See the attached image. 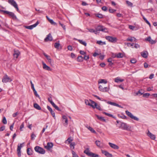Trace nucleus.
<instances>
[{"label": "nucleus", "mask_w": 157, "mask_h": 157, "mask_svg": "<svg viewBox=\"0 0 157 157\" xmlns=\"http://www.w3.org/2000/svg\"><path fill=\"white\" fill-rule=\"evenodd\" d=\"M34 150L36 152L42 154H44L45 152L43 148L38 146H36L34 148Z\"/></svg>", "instance_id": "nucleus-1"}, {"label": "nucleus", "mask_w": 157, "mask_h": 157, "mask_svg": "<svg viewBox=\"0 0 157 157\" xmlns=\"http://www.w3.org/2000/svg\"><path fill=\"white\" fill-rule=\"evenodd\" d=\"M100 91L101 92H108L109 89V85L108 87H103L102 85H100L98 87Z\"/></svg>", "instance_id": "nucleus-2"}, {"label": "nucleus", "mask_w": 157, "mask_h": 157, "mask_svg": "<svg viewBox=\"0 0 157 157\" xmlns=\"http://www.w3.org/2000/svg\"><path fill=\"white\" fill-rule=\"evenodd\" d=\"M8 2L16 8L17 11H18L19 10L18 7V5L14 0H8Z\"/></svg>", "instance_id": "nucleus-3"}, {"label": "nucleus", "mask_w": 157, "mask_h": 157, "mask_svg": "<svg viewBox=\"0 0 157 157\" xmlns=\"http://www.w3.org/2000/svg\"><path fill=\"white\" fill-rule=\"evenodd\" d=\"M105 38L109 42L112 43H115L117 40V39L116 37H113L110 36H106Z\"/></svg>", "instance_id": "nucleus-4"}, {"label": "nucleus", "mask_w": 157, "mask_h": 157, "mask_svg": "<svg viewBox=\"0 0 157 157\" xmlns=\"http://www.w3.org/2000/svg\"><path fill=\"white\" fill-rule=\"evenodd\" d=\"M121 127L124 130L129 131L130 130L131 127L127 125L126 123L122 122L121 124Z\"/></svg>", "instance_id": "nucleus-5"}, {"label": "nucleus", "mask_w": 157, "mask_h": 157, "mask_svg": "<svg viewBox=\"0 0 157 157\" xmlns=\"http://www.w3.org/2000/svg\"><path fill=\"white\" fill-rule=\"evenodd\" d=\"M125 113H126V114L128 116L130 117L131 118L137 121H138L139 120V119L138 118L134 116L131 113L129 112L128 110H126L125 111Z\"/></svg>", "instance_id": "nucleus-6"}, {"label": "nucleus", "mask_w": 157, "mask_h": 157, "mask_svg": "<svg viewBox=\"0 0 157 157\" xmlns=\"http://www.w3.org/2000/svg\"><path fill=\"white\" fill-rule=\"evenodd\" d=\"M20 54V52L18 50L14 49V53L13 54L14 59L16 60L18 58Z\"/></svg>", "instance_id": "nucleus-7"}, {"label": "nucleus", "mask_w": 157, "mask_h": 157, "mask_svg": "<svg viewBox=\"0 0 157 157\" xmlns=\"http://www.w3.org/2000/svg\"><path fill=\"white\" fill-rule=\"evenodd\" d=\"M12 80L6 75H5L2 78V82L3 83H6L8 82H11Z\"/></svg>", "instance_id": "nucleus-8"}, {"label": "nucleus", "mask_w": 157, "mask_h": 157, "mask_svg": "<svg viewBox=\"0 0 157 157\" xmlns=\"http://www.w3.org/2000/svg\"><path fill=\"white\" fill-rule=\"evenodd\" d=\"M96 31H101L105 32H107L108 31L107 29L105 27L99 25L98 26Z\"/></svg>", "instance_id": "nucleus-9"}, {"label": "nucleus", "mask_w": 157, "mask_h": 157, "mask_svg": "<svg viewBox=\"0 0 157 157\" xmlns=\"http://www.w3.org/2000/svg\"><path fill=\"white\" fill-rule=\"evenodd\" d=\"M18 144L17 146V152L18 156L19 157H20L21 156V148L23 147L22 144Z\"/></svg>", "instance_id": "nucleus-10"}, {"label": "nucleus", "mask_w": 157, "mask_h": 157, "mask_svg": "<svg viewBox=\"0 0 157 157\" xmlns=\"http://www.w3.org/2000/svg\"><path fill=\"white\" fill-rule=\"evenodd\" d=\"M63 122H65L64 123H63V125L66 127H67L68 125V120L67 116L65 115H63L62 116V120Z\"/></svg>", "instance_id": "nucleus-11"}, {"label": "nucleus", "mask_w": 157, "mask_h": 157, "mask_svg": "<svg viewBox=\"0 0 157 157\" xmlns=\"http://www.w3.org/2000/svg\"><path fill=\"white\" fill-rule=\"evenodd\" d=\"M92 103L94 104V105H91V107L93 109H95L96 108L97 109H98L99 110H102L100 106L99 105H98L94 101H92Z\"/></svg>", "instance_id": "nucleus-12"}, {"label": "nucleus", "mask_w": 157, "mask_h": 157, "mask_svg": "<svg viewBox=\"0 0 157 157\" xmlns=\"http://www.w3.org/2000/svg\"><path fill=\"white\" fill-rule=\"evenodd\" d=\"M145 40L146 41H148L151 44H155L156 41L155 40H153L151 39V37L149 36L146 38Z\"/></svg>", "instance_id": "nucleus-13"}, {"label": "nucleus", "mask_w": 157, "mask_h": 157, "mask_svg": "<svg viewBox=\"0 0 157 157\" xmlns=\"http://www.w3.org/2000/svg\"><path fill=\"white\" fill-rule=\"evenodd\" d=\"M39 24V22L38 21H37L36 23L33 25L29 26H26L25 28L28 29H32L36 27Z\"/></svg>", "instance_id": "nucleus-14"}, {"label": "nucleus", "mask_w": 157, "mask_h": 157, "mask_svg": "<svg viewBox=\"0 0 157 157\" xmlns=\"http://www.w3.org/2000/svg\"><path fill=\"white\" fill-rule=\"evenodd\" d=\"M43 68L45 70L48 71H51V69L50 67L47 66L44 62H42Z\"/></svg>", "instance_id": "nucleus-15"}, {"label": "nucleus", "mask_w": 157, "mask_h": 157, "mask_svg": "<svg viewBox=\"0 0 157 157\" xmlns=\"http://www.w3.org/2000/svg\"><path fill=\"white\" fill-rule=\"evenodd\" d=\"M52 40V37L50 33H49L46 38L44 39V41L45 42H47L50 41H51Z\"/></svg>", "instance_id": "nucleus-16"}, {"label": "nucleus", "mask_w": 157, "mask_h": 157, "mask_svg": "<svg viewBox=\"0 0 157 157\" xmlns=\"http://www.w3.org/2000/svg\"><path fill=\"white\" fill-rule=\"evenodd\" d=\"M109 146L112 148L115 149H118L119 148V147L116 144L109 142Z\"/></svg>", "instance_id": "nucleus-17"}, {"label": "nucleus", "mask_w": 157, "mask_h": 157, "mask_svg": "<svg viewBox=\"0 0 157 157\" xmlns=\"http://www.w3.org/2000/svg\"><path fill=\"white\" fill-rule=\"evenodd\" d=\"M107 102L108 104H110L111 105L115 106H116L120 108H123V107H122L121 105H118V104H117L115 102H112L110 101H107Z\"/></svg>", "instance_id": "nucleus-18"}, {"label": "nucleus", "mask_w": 157, "mask_h": 157, "mask_svg": "<svg viewBox=\"0 0 157 157\" xmlns=\"http://www.w3.org/2000/svg\"><path fill=\"white\" fill-rule=\"evenodd\" d=\"M101 152L107 157H112V155L111 154L109 153L108 151L105 150H101Z\"/></svg>", "instance_id": "nucleus-19"}, {"label": "nucleus", "mask_w": 157, "mask_h": 157, "mask_svg": "<svg viewBox=\"0 0 157 157\" xmlns=\"http://www.w3.org/2000/svg\"><path fill=\"white\" fill-rule=\"evenodd\" d=\"M84 153L89 156H90V155H91V154L92 153V152L90 151L89 148H88L86 149L84 151Z\"/></svg>", "instance_id": "nucleus-20"}, {"label": "nucleus", "mask_w": 157, "mask_h": 157, "mask_svg": "<svg viewBox=\"0 0 157 157\" xmlns=\"http://www.w3.org/2000/svg\"><path fill=\"white\" fill-rule=\"evenodd\" d=\"M53 144L52 143H48L47 145L44 147L45 148L49 150L53 146Z\"/></svg>", "instance_id": "nucleus-21"}, {"label": "nucleus", "mask_w": 157, "mask_h": 157, "mask_svg": "<svg viewBox=\"0 0 157 157\" xmlns=\"http://www.w3.org/2000/svg\"><path fill=\"white\" fill-rule=\"evenodd\" d=\"M147 135L148 136L150 137L151 139L152 140H154L155 139V136L150 132L149 131H148L147 133Z\"/></svg>", "instance_id": "nucleus-22"}, {"label": "nucleus", "mask_w": 157, "mask_h": 157, "mask_svg": "<svg viewBox=\"0 0 157 157\" xmlns=\"http://www.w3.org/2000/svg\"><path fill=\"white\" fill-rule=\"evenodd\" d=\"M141 56L144 58H147V57L148 53L147 51H144L141 53Z\"/></svg>", "instance_id": "nucleus-23"}, {"label": "nucleus", "mask_w": 157, "mask_h": 157, "mask_svg": "<svg viewBox=\"0 0 157 157\" xmlns=\"http://www.w3.org/2000/svg\"><path fill=\"white\" fill-rule=\"evenodd\" d=\"M95 116L97 117L98 119L101 121H103L105 122H106V120L104 119V117H102L99 116L98 115L95 114Z\"/></svg>", "instance_id": "nucleus-24"}, {"label": "nucleus", "mask_w": 157, "mask_h": 157, "mask_svg": "<svg viewBox=\"0 0 157 157\" xmlns=\"http://www.w3.org/2000/svg\"><path fill=\"white\" fill-rule=\"evenodd\" d=\"M108 82L105 79H99L98 81V83H104L106 84Z\"/></svg>", "instance_id": "nucleus-25"}, {"label": "nucleus", "mask_w": 157, "mask_h": 157, "mask_svg": "<svg viewBox=\"0 0 157 157\" xmlns=\"http://www.w3.org/2000/svg\"><path fill=\"white\" fill-rule=\"evenodd\" d=\"M43 55L45 56V57L47 58V59L48 60V62L51 63L52 62V59L50 58V56L47 55L45 53H43Z\"/></svg>", "instance_id": "nucleus-26"}, {"label": "nucleus", "mask_w": 157, "mask_h": 157, "mask_svg": "<svg viewBox=\"0 0 157 157\" xmlns=\"http://www.w3.org/2000/svg\"><path fill=\"white\" fill-rule=\"evenodd\" d=\"M51 104L52 105L53 107L55 108L56 109L59 111H61V110L59 109V107L56 105L53 101H51Z\"/></svg>", "instance_id": "nucleus-27"}, {"label": "nucleus", "mask_w": 157, "mask_h": 157, "mask_svg": "<svg viewBox=\"0 0 157 157\" xmlns=\"http://www.w3.org/2000/svg\"><path fill=\"white\" fill-rule=\"evenodd\" d=\"M73 140V139L71 137H68L67 140L65 141V143H67V142H68V143L67 144H70L71 143V142Z\"/></svg>", "instance_id": "nucleus-28"}, {"label": "nucleus", "mask_w": 157, "mask_h": 157, "mask_svg": "<svg viewBox=\"0 0 157 157\" xmlns=\"http://www.w3.org/2000/svg\"><path fill=\"white\" fill-rule=\"evenodd\" d=\"M27 152L28 155H31L33 154V151L31 148H29L27 149Z\"/></svg>", "instance_id": "nucleus-29"}, {"label": "nucleus", "mask_w": 157, "mask_h": 157, "mask_svg": "<svg viewBox=\"0 0 157 157\" xmlns=\"http://www.w3.org/2000/svg\"><path fill=\"white\" fill-rule=\"evenodd\" d=\"M124 81L123 79H121L119 77H117L115 78V82L118 83L119 82H122Z\"/></svg>", "instance_id": "nucleus-30"}, {"label": "nucleus", "mask_w": 157, "mask_h": 157, "mask_svg": "<svg viewBox=\"0 0 157 157\" xmlns=\"http://www.w3.org/2000/svg\"><path fill=\"white\" fill-rule=\"evenodd\" d=\"M34 107L38 110H40L41 109L40 107L37 103H34L33 105Z\"/></svg>", "instance_id": "nucleus-31"}, {"label": "nucleus", "mask_w": 157, "mask_h": 157, "mask_svg": "<svg viewBox=\"0 0 157 157\" xmlns=\"http://www.w3.org/2000/svg\"><path fill=\"white\" fill-rule=\"evenodd\" d=\"M123 57V54L121 53H119L115 55V56L114 57H117V58H122Z\"/></svg>", "instance_id": "nucleus-32"}, {"label": "nucleus", "mask_w": 157, "mask_h": 157, "mask_svg": "<svg viewBox=\"0 0 157 157\" xmlns=\"http://www.w3.org/2000/svg\"><path fill=\"white\" fill-rule=\"evenodd\" d=\"M77 40L81 44L84 45L85 46H86V43L85 41H83L82 40Z\"/></svg>", "instance_id": "nucleus-33"}, {"label": "nucleus", "mask_w": 157, "mask_h": 157, "mask_svg": "<svg viewBox=\"0 0 157 157\" xmlns=\"http://www.w3.org/2000/svg\"><path fill=\"white\" fill-rule=\"evenodd\" d=\"M75 142H73L70 144V148L72 150H73L75 148Z\"/></svg>", "instance_id": "nucleus-34"}, {"label": "nucleus", "mask_w": 157, "mask_h": 157, "mask_svg": "<svg viewBox=\"0 0 157 157\" xmlns=\"http://www.w3.org/2000/svg\"><path fill=\"white\" fill-rule=\"evenodd\" d=\"M112 59L111 58H109L108 59L107 61L109 63V65L112 66L113 64V63L112 62Z\"/></svg>", "instance_id": "nucleus-35"}, {"label": "nucleus", "mask_w": 157, "mask_h": 157, "mask_svg": "<svg viewBox=\"0 0 157 157\" xmlns=\"http://www.w3.org/2000/svg\"><path fill=\"white\" fill-rule=\"evenodd\" d=\"M83 58L82 56H79L77 58V60L79 62H82L83 60Z\"/></svg>", "instance_id": "nucleus-36"}, {"label": "nucleus", "mask_w": 157, "mask_h": 157, "mask_svg": "<svg viewBox=\"0 0 157 157\" xmlns=\"http://www.w3.org/2000/svg\"><path fill=\"white\" fill-rule=\"evenodd\" d=\"M87 128L91 132H93V133H96V131L92 127H90V126H89V127H87Z\"/></svg>", "instance_id": "nucleus-37"}, {"label": "nucleus", "mask_w": 157, "mask_h": 157, "mask_svg": "<svg viewBox=\"0 0 157 157\" xmlns=\"http://www.w3.org/2000/svg\"><path fill=\"white\" fill-rule=\"evenodd\" d=\"M9 15H10V16L11 17H12V18H16V16L15 15L14 13L13 12H10Z\"/></svg>", "instance_id": "nucleus-38"}, {"label": "nucleus", "mask_w": 157, "mask_h": 157, "mask_svg": "<svg viewBox=\"0 0 157 157\" xmlns=\"http://www.w3.org/2000/svg\"><path fill=\"white\" fill-rule=\"evenodd\" d=\"M133 39H135V40H136L135 38L134 37H128V38H127L126 39V40L127 41H130L132 42L133 41Z\"/></svg>", "instance_id": "nucleus-39"}, {"label": "nucleus", "mask_w": 157, "mask_h": 157, "mask_svg": "<svg viewBox=\"0 0 157 157\" xmlns=\"http://www.w3.org/2000/svg\"><path fill=\"white\" fill-rule=\"evenodd\" d=\"M95 15L97 17L100 18H102L103 17V15L100 13H96L95 14Z\"/></svg>", "instance_id": "nucleus-40"}, {"label": "nucleus", "mask_w": 157, "mask_h": 157, "mask_svg": "<svg viewBox=\"0 0 157 157\" xmlns=\"http://www.w3.org/2000/svg\"><path fill=\"white\" fill-rule=\"evenodd\" d=\"M95 144L98 147H100L101 145V142L99 140H96L95 141Z\"/></svg>", "instance_id": "nucleus-41"}, {"label": "nucleus", "mask_w": 157, "mask_h": 157, "mask_svg": "<svg viewBox=\"0 0 157 157\" xmlns=\"http://www.w3.org/2000/svg\"><path fill=\"white\" fill-rule=\"evenodd\" d=\"M87 29L89 30V31L91 33H94L95 34H96L97 33V31H95L93 29Z\"/></svg>", "instance_id": "nucleus-42"}, {"label": "nucleus", "mask_w": 157, "mask_h": 157, "mask_svg": "<svg viewBox=\"0 0 157 157\" xmlns=\"http://www.w3.org/2000/svg\"><path fill=\"white\" fill-rule=\"evenodd\" d=\"M97 43L100 45H102L103 44H105V42H103L101 40H98L97 41Z\"/></svg>", "instance_id": "nucleus-43"}, {"label": "nucleus", "mask_w": 157, "mask_h": 157, "mask_svg": "<svg viewBox=\"0 0 157 157\" xmlns=\"http://www.w3.org/2000/svg\"><path fill=\"white\" fill-rule=\"evenodd\" d=\"M143 19L145 21V22L149 25L150 26H151V25L150 23L147 21V20L145 18L144 16H143Z\"/></svg>", "instance_id": "nucleus-44"}, {"label": "nucleus", "mask_w": 157, "mask_h": 157, "mask_svg": "<svg viewBox=\"0 0 157 157\" xmlns=\"http://www.w3.org/2000/svg\"><path fill=\"white\" fill-rule=\"evenodd\" d=\"M72 153L73 155V157H79L78 155L74 151H72Z\"/></svg>", "instance_id": "nucleus-45"}, {"label": "nucleus", "mask_w": 157, "mask_h": 157, "mask_svg": "<svg viewBox=\"0 0 157 157\" xmlns=\"http://www.w3.org/2000/svg\"><path fill=\"white\" fill-rule=\"evenodd\" d=\"M90 157H101L100 156L92 152L91 155H90Z\"/></svg>", "instance_id": "nucleus-46"}, {"label": "nucleus", "mask_w": 157, "mask_h": 157, "mask_svg": "<svg viewBox=\"0 0 157 157\" xmlns=\"http://www.w3.org/2000/svg\"><path fill=\"white\" fill-rule=\"evenodd\" d=\"M124 44L125 45H127L128 46H132V48H133V46L134 44L133 43L131 44V43H125Z\"/></svg>", "instance_id": "nucleus-47"}, {"label": "nucleus", "mask_w": 157, "mask_h": 157, "mask_svg": "<svg viewBox=\"0 0 157 157\" xmlns=\"http://www.w3.org/2000/svg\"><path fill=\"white\" fill-rule=\"evenodd\" d=\"M59 46L60 44L59 43H56L55 44L54 47L55 48L58 49Z\"/></svg>", "instance_id": "nucleus-48"}, {"label": "nucleus", "mask_w": 157, "mask_h": 157, "mask_svg": "<svg viewBox=\"0 0 157 157\" xmlns=\"http://www.w3.org/2000/svg\"><path fill=\"white\" fill-rule=\"evenodd\" d=\"M85 103L86 105H90V106H91V105H90V102L88 100H85Z\"/></svg>", "instance_id": "nucleus-49"}, {"label": "nucleus", "mask_w": 157, "mask_h": 157, "mask_svg": "<svg viewBox=\"0 0 157 157\" xmlns=\"http://www.w3.org/2000/svg\"><path fill=\"white\" fill-rule=\"evenodd\" d=\"M49 21L52 25H56V22H54L52 19L49 20Z\"/></svg>", "instance_id": "nucleus-50"}, {"label": "nucleus", "mask_w": 157, "mask_h": 157, "mask_svg": "<svg viewBox=\"0 0 157 157\" xmlns=\"http://www.w3.org/2000/svg\"><path fill=\"white\" fill-rule=\"evenodd\" d=\"M103 113L108 116L113 117V115L110 114L106 113L105 112H103Z\"/></svg>", "instance_id": "nucleus-51"}, {"label": "nucleus", "mask_w": 157, "mask_h": 157, "mask_svg": "<svg viewBox=\"0 0 157 157\" xmlns=\"http://www.w3.org/2000/svg\"><path fill=\"white\" fill-rule=\"evenodd\" d=\"M2 122L4 124H7V121L6 117H3Z\"/></svg>", "instance_id": "nucleus-52"}, {"label": "nucleus", "mask_w": 157, "mask_h": 157, "mask_svg": "<svg viewBox=\"0 0 157 157\" xmlns=\"http://www.w3.org/2000/svg\"><path fill=\"white\" fill-rule=\"evenodd\" d=\"M59 24L63 28V29L65 30H66V26L65 25H64L63 24L61 23L60 22H59Z\"/></svg>", "instance_id": "nucleus-53"}, {"label": "nucleus", "mask_w": 157, "mask_h": 157, "mask_svg": "<svg viewBox=\"0 0 157 157\" xmlns=\"http://www.w3.org/2000/svg\"><path fill=\"white\" fill-rule=\"evenodd\" d=\"M130 62L132 63H135L136 62V60L135 59H132L130 60Z\"/></svg>", "instance_id": "nucleus-54"}, {"label": "nucleus", "mask_w": 157, "mask_h": 157, "mask_svg": "<svg viewBox=\"0 0 157 157\" xmlns=\"http://www.w3.org/2000/svg\"><path fill=\"white\" fill-rule=\"evenodd\" d=\"M0 11L1 12H3L4 13H6L7 14H8L9 15V13L10 12H9L8 11H6V10H0Z\"/></svg>", "instance_id": "nucleus-55"}, {"label": "nucleus", "mask_w": 157, "mask_h": 157, "mask_svg": "<svg viewBox=\"0 0 157 157\" xmlns=\"http://www.w3.org/2000/svg\"><path fill=\"white\" fill-rule=\"evenodd\" d=\"M33 91L34 93V94L35 96L38 98H39L40 97L39 95L37 94V91H36V90H33Z\"/></svg>", "instance_id": "nucleus-56"}, {"label": "nucleus", "mask_w": 157, "mask_h": 157, "mask_svg": "<svg viewBox=\"0 0 157 157\" xmlns=\"http://www.w3.org/2000/svg\"><path fill=\"white\" fill-rule=\"evenodd\" d=\"M50 113H51L52 115L53 116V117H54V119H55L56 117H55V113L53 111V110H52V111L50 112Z\"/></svg>", "instance_id": "nucleus-57"}, {"label": "nucleus", "mask_w": 157, "mask_h": 157, "mask_svg": "<svg viewBox=\"0 0 157 157\" xmlns=\"http://www.w3.org/2000/svg\"><path fill=\"white\" fill-rule=\"evenodd\" d=\"M116 11V10H114L113 9H109V11L110 13H113V12H115Z\"/></svg>", "instance_id": "nucleus-58"}, {"label": "nucleus", "mask_w": 157, "mask_h": 157, "mask_svg": "<svg viewBox=\"0 0 157 157\" xmlns=\"http://www.w3.org/2000/svg\"><path fill=\"white\" fill-rule=\"evenodd\" d=\"M101 9H102V10L104 11H107V7L105 6H104L102 7Z\"/></svg>", "instance_id": "nucleus-59"}, {"label": "nucleus", "mask_w": 157, "mask_h": 157, "mask_svg": "<svg viewBox=\"0 0 157 157\" xmlns=\"http://www.w3.org/2000/svg\"><path fill=\"white\" fill-rule=\"evenodd\" d=\"M126 3L129 6H132V4L128 1H126Z\"/></svg>", "instance_id": "nucleus-60"}, {"label": "nucleus", "mask_w": 157, "mask_h": 157, "mask_svg": "<svg viewBox=\"0 0 157 157\" xmlns=\"http://www.w3.org/2000/svg\"><path fill=\"white\" fill-rule=\"evenodd\" d=\"M129 28L131 29L134 30V29L135 28V27L134 26L130 25L129 26Z\"/></svg>", "instance_id": "nucleus-61"}, {"label": "nucleus", "mask_w": 157, "mask_h": 157, "mask_svg": "<svg viewBox=\"0 0 157 157\" xmlns=\"http://www.w3.org/2000/svg\"><path fill=\"white\" fill-rule=\"evenodd\" d=\"M150 95V94L148 93H145L143 94V96L144 97H148Z\"/></svg>", "instance_id": "nucleus-62"}, {"label": "nucleus", "mask_w": 157, "mask_h": 157, "mask_svg": "<svg viewBox=\"0 0 157 157\" xmlns=\"http://www.w3.org/2000/svg\"><path fill=\"white\" fill-rule=\"evenodd\" d=\"M83 58L85 60H87V59H89V56H86V55H85Z\"/></svg>", "instance_id": "nucleus-63"}, {"label": "nucleus", "mask_w": 157, "mask_h": 157, "mask_svg": "<svg viewBox=\"0 0 157 157\" xmlns=\"http://www.w3.org/2000/svg\"><path fill=\"white\" fill-rule=\"evenodd\" d=\"M36 137V136L33 133L31 134V139L32 140H33L34 139V138Z\"/></svg>", "instance_id": "nucleus-64"}]
</instances>
